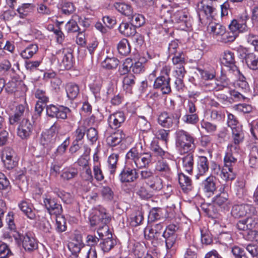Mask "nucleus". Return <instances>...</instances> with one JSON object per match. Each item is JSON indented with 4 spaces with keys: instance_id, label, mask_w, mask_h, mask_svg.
<instances>
[{
    "instance_id": "30",
    "label": "nucleus",
    "mask_w": 258,
    "mask_h": 258,
    "mask_svg": "<svg viewBox=\"0 0 258 258\" xmlns=\"http://www.w3.org/2000/svg\"><path fill=\"white\" fill-rule=\"evenodd\" d=\"M119 156L118 154L113 153L108 158L107 160V170L109 173V177L113 178L116 173Z\"/></svg>"
},
{
    "instance_id": "44",
    "label": "nucleus",
    "mask_w": 258,
    "mask_h": 258,
    "mask_svg": "<svg viewBox=\"0 0 258 258\" xmlns=\"http://www.w3.org/2000/svg\"><path fill=\"white\" fill-rule=\"evenodd\" d=\"M78 169L72 167L64 168L61 174V177L66 180H71L78 175Z\"/></svg>"
},
{
    "instance_id": "25",
    "label": "nucleus",
    "mask_w": 258,
    "mask_h": 258,
    "mask_svg": "<svg viewBox=\"0 0 258 258\" xmlns=\"http://www.w3.org/2000/svg\"><path fill=\"white\" fill-rule=\"evenodd\" d=\"M229 80L224 79L223 81L217 80L211 83H206L203 89L205 91H219L223 90L228 85Z\"/></svg>"
},
{
    "instance_id": "12",
    "label": "nucleus",
    "mask_w": 258,
    "mask_h": 258,
    "mask_svg": "<svg viewBox=\"0 0 258 258\" xmlns=\"http://www.w3.org/2000/svg\"><path fill=\"white\" fill-rule=\"evenodd\" d=\"M254 208L248 204H235L231 209V214L235 218H240L254 213Z\"/></svg>"
},
{
    "instance_id": "53",
    "label": "nucleus",
    "mask_w": 258,
    "mask_h": 258,
    "mask_svg": "<svg viewBox=\"0 0 258 258\" xmlns=\"http://www.w3.org/2000/svg\"><path fill=\"white\" fill-rule=\"evenodd\" d=\"M200 124L201 127L204 129L207 133L211 135H214L217 131V125L203 119L201 121Z\"/></svg>"
},
{
    "instance_id": "2",
    "label": "nucleus",
    "mask_w": 258,
    "mask_h": 258,
    "mask_svg": "<svg viewBox=\"0 0 258 258\" xmlns=\"http://www.w3.org/2000/svg\"><path fill=\"white\" fill-rule=\"evenodd\" d=\"M175 146L181 155L190 152L196 148L195 138L189 133L182 129L175 133Z\"/></svg>"
},
{
    "instance_id": "21",
    "label": "nucleus",
    "mask_w": 258,
    "mask_h": 258,
    "mask_svg": "<svg viewBox=\"0 0 258 258\" xmlns=\"http://www.w3.org/2000/svg\"><path fill=\"white\" fill-rule=\"evenodd\" d=\"M222 62L226 66L230 68L233 72L239 73V71L235 64V56L234 53L230 50H225L222 55Z\"/></svg>"
},
{
    "instance_id": "15",
    "label": "nucleus",
    "mask_w": 258,
    "mask_h": 258,
    "mask_svg": "<svg viewBox=\"0 0 258 258\" xmlns=\"http://www.w3.org/2000/svg\"><path fill=\"white\" fill-rule=\"evenodd\" d=\"M196 9L200 21L203 19L202 17H212L216 10L213 6L207 4V0H201L197 2Z\"/></svg>"
},
{
    "instance_id": "27",
    "label": "nucleus",
    "mask_w": 258,
    "mask_h": 258,
    "mask_svg": "<svg viewBox=\"0 0 258 258\" xmlns=\"http://www.w3.org/2000/svg\"><path fill=\"white\" fill-rule=\"evenodd\" d=\"M214 204L224 210H228L231 205L228 193L218 194L213 199Z\"/></svg>"
},
{
    "instance_id": "48",
    "label": "nucleus",
    "mask_w": 258,
    "mask_h": 258,
    "mask_svg": "<svg viewBox=\"0 0 258 258\" xmlns=\"http://www.w3.org/2000/svg\"><path fill=\"white\" fill-rule=\"evenodd\" d=\"M147 61V59L145 57H140L138 61L136 62L134 64L133 63L131 67L132 72L137 74L143 73L145 70L143 63Z\"/></svg>"
},
{
    "instance_id": "24",
    "label": "nucleus",
    "mask_w": 258,
    "mask_h": 258,
    "mask_svg": "<svg viewBox=\"0 0 258 258\" xmlns=\"http://www.w3.org/2000/svg\"><path fill=\"white\" fill-rule=\"evenodd\" d=\"M198 173L196 178L199 179L200 176L204 175L209 170V165L208 158L204 156L198 157L197 163Z\"/></svg>"
},
{
    "instance_id": "64",
    "label": "nucleus",
    "mask_w": 258,
    "mask_h": 258,
    "mask_svg": "<svg viewBox=\"0 0 258 258\" xmlns=\"http://www.w3.org/2000/svg\"><path fill=\"white\" fill-rule=\"evenodd\" d=\"M168 52L170 54L175 55L178 52H182L179 47V42L177 40L171 41L168 45Z\"/></svg>"
},
{
    "instance_id": "45",
    "label": "nucleus",
    "mask_w": 258,
    "mask_h": 258,
    "mask_svg": "<svg viewBox=\"0 0 258 258\" xmlns=\"http://www.w3.org/2000/svg\"><path fill=\"white\" fill-rule=\"evenodd\" d=\"M118 64L119 60L114 57H107L101 63L102 67L107 70L115 69Z\"/></svg>"
},
{
    "instance_id": "58",
    "label": "nucleus",
    "mask_w": 258,
    "mask_h": 258,
    "mask_svg": "<svg viewBox=\"0 0 258 258\" xmlns=\"http://www.w3.org/2000/svg\"><path fill=\"white\" fill-rule=\"evenodd\" d=\"M171 109H173V111L170 114V116L172 117L173 119L176 123V126L178 125L179 123V118L181 115V109L179 108H174V102L171 100Z\"/></svg>"
},
{
    "instance_id": "22",
    "label": "nucleus",
    "mask_w": 258,
    "mask_h": 258,
    "mask_svg": "<svg viewBox=\"0 0 258 258\" xmlns=\"http://www.w3.org/2000/svg\"><path fill=\"white\" fill-rule=\"evenodd\" d=\"M19 236L25 250L32 251L37 248L36 241L31 234H26L24 235H19Z\"/></svg>"
},
{
    "instance_id": "17",
    "label": "nucleus",
    "mask_w": 258,
    "mask_h": 258,
    "mask_svg": "<svg viewBox=\"0 0 258 258\" xmlns=\"http://www.w3.org/2000/svg\"><path fill=\"white\" fill-rule=\"evenodd\" d=\"M239 150L240 147H233L231 145H228L224 157L225 167H233L237 162L236 156L238 155Z\"/></svg>"
},
{
    "instance_id": "49",
    "label": "nucleus",
    "mask_w": 258,
    "mask_h": 258,
    "mask_svg": "<svg viewBox=\"0 0 258 258\" xmlns=\"http://www.w3.org/2000/svg\"><path fill=\"white\" fill-rule=\"evenodd\" d=\"M84 247L82 240L73 241L68 244V248L72 252V255H77L81 249Z\"/></svg>"
},
{
    "instance_id": "38",
    "label": "nucleus",
    "mask_w": 258,
    "mask_h": 258,
    "mask_svg": "<svg viewBox=\"0 0 258 258\" xmlns=\"http://www.w3.org/2000/svg\"><path fill=\"white\" fill-rule=\"evenodd\" d=\"M146 184L152 192L158 191L163 187L162 179L156 175H155Z\"/></svg>"
},
{
    "instance_id": "6",
    "label": "nucleus",
    "mask_w": 258,
    "mask_h": 258,
    "mask_svg": "<svg viewBox=\"0 0 258 258\" xmlns=\"http://www.w3.org/2000/svg\"><path fill=\"white\" fill-rule=\"evenodd\" d=\"M55 57L64 69L69 70L73 67V51L70 48H62L58 50L56 53Z\"/></svg>"
},
{
    "instance_id": "3",
    "label": "nucleus",
    "mask_w": 258,
    "mask_h": 258,
    "mask_svg": "<svg viewBox=\"0 0 258 258\" xmlns=\"http://www.w3.org/2000/svg\"><path fill=\"white\" fill-rule=\"evenodd\" d=\"M110 218L106 213V210L102 208L93 210L89 216V221L92 227H96L100 236H103L104 233L109 231L107 226Z\"/></svg>"
},
{
    "instance_id": "57",
    "label": "nucleus",
    "mask_w": 258,
    "mask_h": 258,
    "mask_svg": "<svg viewBox=\"0 0 258 258\" xmlns=\"http://www.w3.org/2000/svg\"><path fill=\"white\" fill-rule=\"evenodd\" d=\"M150 149L157 156L162 157L165 154V151L158 145V140L154 139L150 145Z\"/></svg>"
},
{
    "instance_id": "54",
    "label": "nucleus",
    "mask_w": 258,
    "mask_h": 258,
    "mask_svg": "<svg viewBox=\"0 0 258 258\" xmlns=\"http://www.w3.org/2000/svg\"><path fill=\"white\" fill-rule=\"evenodd\" d=\"M137 125L143 135L146 133L150 128V124L144 116H140L138 118Z\"/></svg>"
},
{
    "instance_id": "47",
    "label": "nucleus",
    "mask_w": 258,
    "mask_h": 258,
    "mask_svg": "<svg viewBox=\"0 0 258 258\" xmlns=\"http://www.w3.org/2000/svg\"><path fill=\"white\" fill-rule=\"evenodd\" d=\"M221 178L225 180H232L235 178V175L233 172V167H225L221 171L220 174Z\"/></svg>"
},
{
    "instance_id": "26",
    "label": "nucleus",
    "mask_w": 258,
    "mask_h": 258,
    "mask_svg": "<svg viewBox=\"0 0 258 258\" xmlns=\"http://www.w3.org/2000/svg\"><path fill=\"white\" fill-rule=\"evenodd\" d=\"M181 158L182 168L183 171L192 174L194 165V156L192 153L189 152Z\"/></svg>"
},
{
    "instance_id": "34",
    "label": "nucleus",
    "mask_w": 258,
    "mask_h": 258,
    "mask_svg": "<svg viewBox=\"0 0 258 258\" xmlns=\"http://www.w3.org/2000/svg\"><path fill=\"white\" fill-rule=\"evenodd\" d=\"M114 7L120 14L128 18H130L133 14L132 6L124 2H116L114 4Z\"/></svg>"
},
{
    "instance_id": "43",
    "label": "nucleus",
    "mask_w": 258,
    "mask_h": 258,
    "mask_svg": "<svg viewBox=\"0 0 258 258\" xmlns=\"http://www.w3.org/2000/svg\"><path fill=\"white\" fill-rule=\"evenodd\" d=\"M119 32L126 37L133 36L136 33L135 27L127 23H122L118 28Z\"/></svg>"
},
{
    "instance_id": "41",
    "label": "nucleus",
    "mask_w": 258,
    "mask_h": 258,
    "mask_svg": "<svg viewBox=\"0 0 258 258\" xmlns=\"http://www.w3.org/2000/svg\"><path fill=\"white\" fill-rule=\"evenodd\" d=\"M35 9V6L33 4H23L19 6L17 11L22 18H24L30 13H32Z\"/></svg>"
},
{
    "instance_id": "59",
    "label": "nucleus",
    "mask_w": 258,
    "mask_h": 258,
    "mask_svg": "<svg viewBox=\"0 0 258 258\" xmlns=\"http://www.w3.org/2000/svg\"><path fill=\"white\" fill-rule=\"evenodd\" d=\"M56 229L57 231L62 232L66 231L67 227L66 225V220L61 215H55Z\"/></svg>"
},
{
    "instance_id": "56",
    "label": "nucleus",
    "mask_w": 258,
    "mask_h": 258,
    "mask_svg": "<svg viewBox=\"0 0 258 258\" xmlns=\"http://www.w3.org/2000/svg\"><path fill=\"white\" fill-rule=\"evenodd\" d=\"M114 245V240L108 237L103 240V241L100 243V247L104 252H108Z\"/></svg>"
},
{
    "instance_id": "51",
    "label": "nucleus",
    "mask_w": 258,
    "mask_h": 258,
    "mask_svg": "<svg viewBox=\"0 0 258 258\" xmlns=\"http://www.w3.org/2000/svg\"><path fill=\"white\" fill-rule=\"evenodd\" d=\"M132 26L135 27H140L145 23V19L142 15L139 14H132L130 18H128Z\"/></svg>"
},
{
    "instance_id": "1",
    "label": "nucleus",
    "mask_w": 258,
    "mask_h": 258,
    "mask_svg": "<svg viewBox=\"0 0 258 258\" xmlns=\"http://www.w3.org/2000/svg\"><path fill=\"white\" fill-rule=\"evenodd\" d=\"M127 163H130L133 167L138 169L148 167L152 161L150 152L140 151L137 148H132L126 154Z\"/></svg>"
},
{
    "instance_id": "29",
    "label": "nucleus",
    "mask_w": 258,
    "mask_h": 258,
    "mask_svg": "<svg viewBox=\"0 0 258 258\" xmlns=\"http://www.w3.org/2000/svg\"><path fill=\"white\" fill-rule=\"evenodd\" d=\"M232 143H230L228 145H231L233 147H239V144L243 142L244 138L242 126H238L232 130Z\"/></svg>"
},
{
    "instance_id": "14",
    "label": "nucleus",
    "mask_w": 258,
    "mask_h": 258,
    "mask_svg": "<svg viewBox=\"0 0 258 258\" xmlns=\"http://www.w3.org/2000/svg\"><path fill=\"white\" fill-rule=\"evenodd\" d=\"M34 130L33 123L28 119H23L17 128L18 136L22 140H27Z\"/></svg>"
},
{
    "instance_id": "19",
    "label": "nucleus",
    "mask_w": 258,
    "mask_h": 258,
    "mask_svg": "<svg viewBox=\"0 0 258 258\" xmlns=\"http://www.w3.org/2000/svg\"><path fill=\"white\" fill-rule=\"evenodd\" d=\"M125 119L124 113L117 111L110 114L108 118L109 126L112 129H117L121 126Z\"/></svg>"
},
{
    "instance_id": "20",
    "label": "nucleus",
    "mask_w": 258,
    "mask_h": 258,
    "mask_svg": "<svg viewBox=\"0 0 258 258\" xmlns=\"http://www.w3.org/2000/svg\"><path fill=\"white\" fill-rule=\"evenodd\" d=\"M216 177L210 175L203 181V190L208 196L213 195L216 190Z\"/></svg>"
},
{
    "instance_id": "63",
    "label": "nucleus",
    "mask_w": 258,
    "mask_h": 258,
    "mask_svg": "<svg viewBox=\"0 0 258 258\" xmlns=\"http://www.w3.org/2000/svg\"><path fill=\"white\" fill-rule=\"evenodd\" d=\"M227 125L231 130L235 128L238 126H241L238 122L237 118L233 114L230 113L227 114Z\"/></svg>"
},
{
    "instance_id": "42",
    "label": "nucleus",
    "mask_w": 258,
    "mask_h": 258,
    "mask_svg": "<svg viewBox=\"0 0 258 258\" xmlns=\"http://www.w3.org/2000/svg\"><path fill=\"white\" fill-rule=\"evenodd\" d=\"M38 50V47L36 44H31L23 50L21 53V56L24 59H29L35 54Z\"/></svg>"
},
{
    "instance_id": "10",
    "label": "nucleus",
    "mask_w": 258,
    "mask_h": 258,
    "mask_svg": "<svg viewBox=\"0 0 258 258\" xmlns=\"http://www.w3.org/2000/svg\"><path fill=\"white\" fill-rule=\"evenodd\" d=\"M1 158L5 167L9 170L13 169L17 165L15 152L10 147H6L3 149Z\"/></svg>"
},
{
    "instance_id": "4",
    "label": "nucleus",
    "mask_w": 258,
    "mask_h": 258,
    "mask_svg": "<svg viewBox=\"0 0 258 258\" xmlns=\"http://www.w3.org/2000/svg\"><path fill=\"white\" fill-rule=\"evenodd\" d=\"M160 72V75L154 81L153 87L154 89L160 90L163 94H169L171 90L169 77L170 68L166 66L163 67Z\"/></svg>"
},
{
    "instance_id": "46",
    "label": "nucleus",
    "mask_w": 258,
    "mask_h": 258,
    "mask_svg": "<svg viewBox=\"0 0 258 258\" xmlns=\"http://www.w3.org/2000/svg\"><path fill=\"white\" fill-rule=\"evenodd\" d=\"M118 52L122 55H127L131 52V47L127 39H122L117 45Z\"/></svg>"
},
{
    "instance_id": "16",
    "label": "nucleus",
    "mask_w": 258,
    "mask_h": 258,
    "mask_svg": "<svg viewBox=\"0 0 258 258\" xmlns=\"http://www.w3.org/2000/svg\"><path fill=\"white\" fill-rule=\"evenodd\" d=\"M247 17H241L233 19L228 25L229 30L237 35L247 30Z\"/></svg>"
},
{
    "instance_id": "33",
    "label": "nucleus",
    "mask_w": 258,
    "mask_h": 258,
    "mask_svg": "<svg viewBox=\"0 0 258 258\" xmlns=\"http://www.w3.org/2000/svg\"><path fill=\"white\" fill-rule=\"evenodd\" d=\"M158 122L160 125L165 128H171L174 125L176 126V123L172 117L166 112L160 114L158 118Z\"/></svg>"
},
{
    "instance_id": "62",
    "label": "nucleus",
    "mask_w": 258,
    "mask_h": 258,
    "mask_svg": "<svg viewBox=\"0 0 258 258\" xmlns=\"http://www.w3.org/2000/svg\"><path fill=\"white\" fill-rule=\"evenodd\" d=\"M41 63L40 60H27L25 62V67L27 71L32 72L38 70Z\"/></svg>"
},
{
    "instance_id": "61",
    "label": "nucleus",
    "mask_w": 258,
    "mask_h": 258,
    "mask_svg": "<svg viewBox=\"0 0 258 258\" xmlns=\"http://www.w3.org/2000/svg\"><path fill=\"white\" fill-rule=\"evenodd\" d=\"M93 170L94 178L97 181H101L104 179V176L101 168L100 163L95 164L93 167Z\"/></svg>"
},
{
    "instance_id": "13",
    "label": "nucleus",
    "mask_w": 258,
    "mask_h": 258,
    "mask_svg": "<svg viewBox=\"0 0 258 258\" xmlns=\"http://www.w3.org/2000/svg\"><path fill=\"white\" fill-rule=\"evenodd\" d=\"M253 214L247 215L245 219L239 220L236 224V228L242 231H247L254 228L258 222L256 216Z\"/></svg>"
},
{
    "instance_id": "35",
    "label": "nucleus",
    "mask_w": 258,
    "mask_h": 258,
    "mask_svg": "<svg viewBox=\"0 0 258 258\" xmlns=\"http://www.w3.org/2000/svg\"><path fill=\"white\" fill-rule=\"evenodd\" d=\"M178 182L182 190L188 192L192 189V183L190 178L183 173H178Z\"/></svg>"
},
{
    "instance_id": "32",
    "label": "nucleus",
    "mask_w": 258,
    "mask_h": 258,
    "mask_svg": "<svg viewBox=\"0 0 258 258\" xmlns=\"http://www.w3.org/2000/svg\"><path fill=\"white\" fill-rule=\"evenodd\" d=\"M245 54L244 59L247 67L251 70H258V57L252 52H248L246 49L243 50Z\"/></svg>"
},
{
    "instance_id": "55",
    "label": "nucleus",
    "mask_w": 258,
    "mask_h": 258,
    "mask_svg": "<svg viewBox=\"0 0 258 258\" xmlns=\"http://www.w3.org/2000/svg\"><path fill=\"white\" fill-rule=\"evenodd\" d=\"M132 66V59L130 58H126L119 68L118 71L120 75H124L127 74L130 72Z\"/></svg>"
},
{
    "instance_id": "40",
    "label": "nucleus",
    "mask_w": 258,
    "mask_h": 258,
    "mask_svg": "<svg viewBox=\"0 0 258 258\" xmlns=\"http://www.w3.org/2000/svg\"><path fill=\"white\" fill-rule=\"evenodd\" d=\"M65 90L67 97L70 100L77 98L79 94L80 89L78 85L74 83H69L66 84Z\"/></svg>"
},
{
    "instance_id": "52",
    "label": "nucleus",
    "mask_w": 258,
    "mask_h": 258,
    "mask_svg": "<svg viewBox=\"0 0 258 258\" xmlns=\"http://www.w3.org/2000/svg\"><path fill=\"white\" fill-rule=\"evenodd\" d=\"M144 220L142 212L140 211H136L132 215L130 224L133 226H137L140 225Z\"/></svg>"
},
{
    "instance_id": "8",
    "label": "nucleus",
    "mask_w": 258,
    "mask_h": 258,
    "mask_svg": "<svg viewBox=\"0 0 258 258\" xmlns=\"http://www.w3.org/2000/svg\"><path fill=\"white\" fill-rule=\"evenodd\" d=\"M60 126L57 123H54L50 128L41 134V143L43 145L54 144L58 140L57 135Z\"/></svg>"
},
{
    "instance_id": "5",
    "label": "nucleus",
    "mask_w": 258,
    "mask_h": 258,
    "mask_svg": "<svg viewBox=\"0 0 258 258\" xmlns=\"http://www.w3.org/2000/svg\"><path fill=\"white\" fill-rule=\"evenodd\" d=\"M164 22L166 24L173 23H181L182 29L188 28L191 26L190 17L187 13L182 11H178L172 14L170 11H167L163 15Z\"/></svg>"
},
{
    "instance_id": "23",
    "label": "nucleus",
    "mask_w": 258,
    "mask_h": 258,
    "mask_svg": "<svg viewBox=\"0 0 258 258\" xmlns=\"http://www.w3.org/2000/svg\"><path fill=\"white\" fill-rule=\"evenodd\" d=\"M18 206L28 218L31 220L35 218V214L33 209V206L28 200H22L18 203Z\"/></svg>"
},
{
    "instance_id": "31",
    "label": "nucleus",
    "mask_w": 258,
    "mask_h": 258,
    "mask_svg": "<svg viewBox=\"0 0 258 258\" xmlns=\"http://www.w3.org/2000/svg\"><path fill=\"white\" fill-rule=\"evenodd\" d=\"M125 138V135L122 131H117L106 138L107 144L111 147H114L119 144Z\"/></svg>"
},
{
    "instance_id": "37",
    "label": "nucleus",
    "mask_w": 258,
    "mask_h": 258,
    "mask_svg": "<svg viewBox=\"0 0 258 258\" xmlns=\"http://www.w3.org/2000/svg\"><path fill=\"white\" fill-rule=\"evenodd\" d=\"M208 30L214 36L220 37V39L225 33V28L218 23H210L208 27Z\"/></svg>"
},
{
    "instance_id": "60",
    "label": "nucleus",
    "mask_w": 258,
    "mask_h": 258,
    "mask_svg": "<svg viewBox=\"0 0 258 258\" xmlns=\"http://www.w3.org/2000/svg\"><path fill=\"white\" fill-rule=\"evenodd\" d=\"M100 192L102 197L105 200L111 201L113 199L114 193L109 186H102L101 188Z\"/></svg>"
},
{
    "instance_id": "7",
    "label": "nucleus",
    "mask_w": 258,
    "mask_h": 258,
    "mask_svg": "<svg viewBox=\"0 0 258 258\" xmlns=\"http://www.w3.org/2000/svg\"><path fill=\"white\" fill-rule=\"evenodd\" d=\"M162 236L165 239L167 253L170 255L174 254L176 248L177 234L172 229V227L170 226L164 231Z\"/></svg>"
},
{
    "instance_id": "18",
    "label": "nucleus",
    "mask_w": 258,
    "mask_h": 258,
    "mask_svg": "<svg viewBox=\"0 0 258 258\" xmlns=\"http://www.w3.org/2000/svg\"><path fill=\"white\" fill-rule=\"evenodd\" d=\"M131 168L125 167L119 175V178L121 182H132L139 178V173L136 168Z\"/></svg>"
},
{
    "instance_id": "9",
    "label": "nucleus",
    "mask_w": 258,
    "mask_h": 258,
    "mask_svg": "<svg viewBox=\"0 0 258 258\" xmlns=\"http://www.w3.org/2000/svg\"><path fill=\"white\" fill-rule=\"evenodd\" d=\"M165 226L164 223L160 222L152 224L150 227H147L144 231L145 238L148 240L158 239L166 230H164Z\"/></svg>"
},
{
    "instance_id": "50",
    "label": "nucleus",
    "mask_w": 258,
    "mask_h": 258,
    "mask_svg": "<svg viewBox=\"0 0 258 258\" xmlns=\"http://www.w3.org/2000/svg\"><path fill=\"white\" fill-rule=\"evenodd\" d=\"M144 253L143 247L139 243L133 245L130 249V254L134 258H141Z\"/></svg>"
},
{
    "instance_id": "36",
    "label": "nucleus",
    "mask_w": 258,
    "mask_h": 258,
    "mask_svg": "<svg viewBox=\"0 0 258 258\" xmlns=\"http://www.w3.org/2000/svg\"><path fill=\"white\" fill-rule=\"evenodd\" d=\"M135 191L136 194L143 200H148L152 197L153 192L149 190L144 185L137 182L135 184Z\"/></svg>"
},
{
    "instance_id": "39",
    "label": "nucleus",
    "mask_w": 258,
    "mask_h": 258,
    "mask_svg": "<svg viewBox=\"0 0 258 258\" xmlns=\"http://www.w3.org/2000/svg\"><path fill=\"white\" fill-rule=\"evenodd\" d=\"M122 88L126 92L131 93L133 87L136 84V77L130 74L125 76L122 79Z\"/></svg>"
},
{
    "instance_id": "28",
    "label": "nucleus",
    "mask_w": 258,
    "mask_h": 258,
    "mask_svg": "<svg viewBox=\"0 0 258 258\" xmlns=\"http://www.w3.org/2000/svg\"><path fill=\"white\" fill-rule=\"evenodd\" d=\"M155 170L162 176L169 178L172 174V171L169 164L166 161L159 160L156 164Z\"/></svg>"
},
{
    "instance_id": "11",
    "label": "nucleus",
    "mask_w": 258,
    "mask_h": 258,
    "mask_svg": "<svg viewBox=\"0 0 258 258\" xmlns=\"http://www.w3.org/2000/svg\"><path fill=\"white\" fill-rule=\"evenodd\" d=\"M43 199V205L51 216L61 214L62 212L61 205L58 203L54 199L47 195H44Z\"/></svg>"
}]
</instances>
